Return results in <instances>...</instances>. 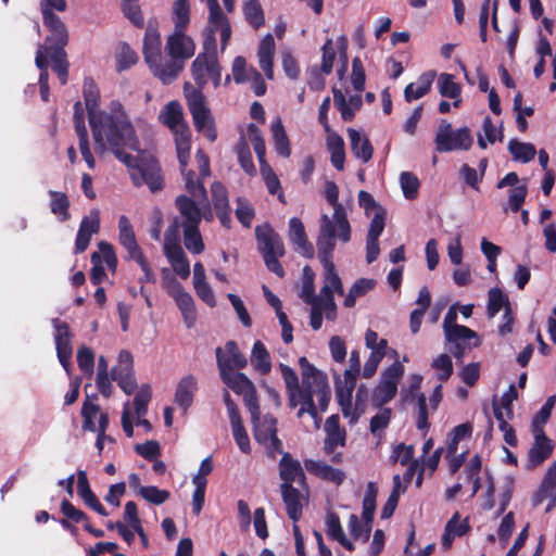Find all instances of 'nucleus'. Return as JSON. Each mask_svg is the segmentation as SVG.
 Returning <instances> with one entry per match:
<instances>
[{
  "instance_id": "de8ad7c7",
  "label": "nucleus",
  "mask_w": 556,
  "mask_h": 556,
  "mask_svg": "<svg viewBox=\"0 0 556 556\" xmlns=\"http://www.w3.org/2000/svg\"><path fill=\"white\" fill-rule=\"evenodd\" d=\"M325 523L326 532L331 539L338 541L342 546H344L349 551L354 549L353 543L350 540H348L344 534L338 515L333 513L328 514Z\"/></svg>"
},
{
  "instance_id": "c85d7f7f",
  "label": "nucleus",
  "mask_w": 556,
  "mask_h": 556,
  "mask_svg": "<svg viewBox=\"0 0 556 556\" xmlns=\"http://www.w3.org/2000/svg\"><path fill=\"white\" fill-rule=\"evenodd\" d=\"M333 93V103L336 108L339 110L342 119L352 121L355 116V113L362 108L363 100L359 93L351 94L349 98L344 96V93L337 88L332 89Z\"/></svg>"
},
{
  "instance_id": "ddd939ff",
  "label": "nucleus",
  "mask_w": 556,
  "mask_h": 556,
  "mask_svg": "<svg viewBox=\"0 0 556 556\" xmlns=\"http://www.w3.org/2000/svg\"><path fill=\"white\" fill-rule=\"evenodd\" d=\"M254 426V439L264 446L269 457L275 458L282 453V442L277 437V419L271 415L263 417L258 414L251 415Z\"/></svg>"
},
{
  "instance_id": "e2e57ef3",
  "label": "nucleus",
  "mask_w": 556,
  "mask_h": 556,
  "mask_svg": "<svg viewBox=\"0 0 556 556\" xmlns=\"http://www.w3.org/2000/svg\"><path fill=\"white\" fill-rule=\"evenodd\" d=\"M261 176L267 187L268 192L270 194L277 195L281 203H286L280 181L277 175L274 173L273 168L270 166H264V168H261Z\"/></svg>"
},
{
  "instance_id": "cd10ccee",
  "label": "nucleus",
  "mask_w": 556,
  "mask_h": 556,
  "mask_svg": "<svg viewBox=\"0 0 556 556\" xmlns=\"http://www.w3.org/2000/svg\"><path fill=\"white\" fill-rule=\"evenodd\" d=\"M211 193L217 217L223 226L229 228L231 224V215L226 188L219 181H215L211 187Z\"/></svg>"
},
{
  "instance_id": "393cba45",
  "label": "nucleus",
  "mask_w": 556,
  "mask_h": 556,
  "mask_svg": "<svg viewBox=\"0 0 556 556\" xmlns=\"http://www.w3.org/2000/svg\"><path fill=\"white\" fill-rule=\"evenodd\" d=\"M118 242L126 250L127 258L134 260L143 254L139 247L130 220L122 215L118 218Z\"/></svg>"
},
{
  "instance_id": "79ce46f5",
  "label": "nucleus",
  "mask_w": 556,
  "mask_h": 556,
  "mask_svg": "<svg viewBox=\"0 0 556 556\" xmlns=\"http://www.w3.org/2000/svg\"><path fill=\"white\" fill-rule=\"evenodd\" d=\"M468 531L466 521L459 520V515L456 513L446 523L442 536V547L444 549L451 548L455 538L463 536Z\"/></svg>"
},
{
  "instance_id": "9d476101",
  "label": "nucleus",
  "mask_w": 556,
  "mask_h": 556,
  "mask_svg": "<svg viewBox=\"0 0 556 556\" xmlns=\"http://www.w3.org/2000/svg\"><path fill=\"white\" fill-rule=\"evenodd\" d=\"M323 268V286L320 288L319 294L317 295V301L325 303L326 308L328 309L327 319L334 320L337 317V304L334 302L333 294H343V283L336 270V266L331 257H318Z\"/></svg>"
},
{
  "instance_id": "6ab92c4d",
  "label": "nucleus",
  "mask_w": 556,
  "mask_h": 556,
  "mask_svg": "<svg viewBox=\"0 0 556 556\" xmlns=\"http://www.w3.org/2000/svg\"><path fill=\"white\" fill-rule=\"evenodd\" d=\"M223 399L230 420L233 439L240 451L249 454L251 452L250 439L242 425L238 407L227 390L224 391Z\"/></svg>"
},
{
  "instance_id": "7ed1b4c3",
  "label": "nucleus",
  "mask_w": 556,
  "mask_h": 556,
  "mask_svg": "<svg viewBox=\"0 0 556 556\" xmlns=\"http://www.w3.org/2000/svg\"><path fill=\"white\" fill-rule=\"evenodd\" d=\"M351 240V225L346 213H332L331 216L321 214L316 238L318 257H333L338 242L348 243Z\"/></svg>"
},
{
  "instance_id": "c756f323",
  "label": "nucleus",
  "mask_w": 556,
  "mask_h": 556,
  "mask_svg": "<svg viewBox=\"0 0 556 556\" xmlns=\"http://www.w3.org/2000/svg\"><path fill=\"white\" fill-rule=\"evenodd\" d=\"M305 468L308 472L315 475L316 477L333 482L336 484H341L345 479V473L338 469L329 466L325 462L321 460H305Z\"/></svg>"
},
{
  "instance_id": "09e8293b",
  "label": "nucleus",
  "mask_w": 556,
  "mask_h": 556,
  "mask_svg": "<svg viewBox=\"0 0 556 556\" xmlns=\"http://www.w3.org/2000/svg\"><path fill=\"white\" fill-rule=\"evenodd\" d=\"M327 148L331 153V163L338 170L344 168V142L343 139L336 132H328Z\"/></svg>"
},
{
  "instance_id": "5701e85b",
  "label": "nucleus",
  "mask_w": 556,
  "mask_h": 556,
  "mask_svg": "<svg viewBox=\"0 0 556 556\" xmlns=\"http://www.w3.org/2000/svg\"><path fill=\"white\" fill-rule=\"evenodd\" d=\"M289 239L294 245V250L304 257L312 258L314 256V247L308 241L303 223L298 217L289 220Z\"/></svg>"
},
{
  "instance_id": "69168bd1",
  "label": "nucleus",
  "mask_w": 556,
  "mask_h": 556,
  "mask_svg": "<svg viewBox=\"0 0 556 556\" xmlns=\"http://www.w3.org/2000/svg\"><path fill=\"white\" fill-rule=\"evenodd\" d=\"M173 18L175 23L174 29L186 30L190 21L188 0H177L174 3Z\"/></svg>"
},
{
  "instance_id": "473e14b6",
  "label": "nucleus",
  "mask_w": 556,
  "mask_h": 556,
  "mask_svg": "<svg viewBox=\"0 0 556 556\" xmlns=\"http://www.w3.org/2000/svg\"><path fill=\"white\" fill-rule=\"evenodd\" d=\"M325 430L327 433L325 440V452L331 454L338 446H344L345 444V431L339 427V417L332 415L328 417L325 424Z\"/></svg>"
},
{
  "instance_id": "7c9ffc66",
  "label": "nucleus",
  "mask_w": 556,
  "mask_h": 556,
  "mask_svg": "<svg viewBox=\"0 0 556 556\" xmlns=\"http://www.w3.org/2000/svg\"><path fill=\"white\" fill-rule=\"evenodd\" d=\"M276 51L275 40L271 34H267L260 42L257 50V59L260 67L268 79L274 78L273 59Z\"/></svg>"
},
{
  "instance_id": "423d86ee",
  "label": "nucleus",
  "mask_w": 556,
  "mask_h": 556,
  "mask_svg": "<svg viewBox=\"0 0 556 556\" xmlns=\"http://www.w3.org/2000/svg\"><path fill=\"white\" fill-rule=\"evenodd\" d=\"M186 190L190 197L181 194L176 198V207L181 217V228L199 226L202 219L200 205L206 200V190L203 182L195 179L194 173L186 174Z\"/></svg>"
},
{
  "instance_id": "338daca9",
  "label": "nucleus",
  "mask_w": 556,
  "mask_h": 556,
  "mask_svg": "<svg viewBox=\"0 0 556 556\" xmlns=\"http://www.w3.org/2000/svg\"><path fill=\"white\" fill-rule=\"evenodd\" d=\"M222 354L230 361L232 370L242 369L248 364L245 356L239 351L235 341H228L225 348L222 349Z\"/></svg>"
},
{
  "instance_id": "5fc2aeb1",
  "label": "nucleus",
  "mask_w": 556,
  "mask_h": 556,
  "mask_svg": "<svg viewBox=\"0 0 556 556\" xmlns=\"http://www.w3.org/2000/svg\"><path fill=\"white\" fill-rule=\"evenodd\" d=\"M173 270L181 279H187L190 276V263L182 250L164 253Z\"/></svg>"
},
{
  "instance_id": "603ef678",
  "label": "nucleus",
  "mask_w": 556,
  "mask_h": 556,
  "mask_svg": "<svg viewBox=\"0 0 556 556\" xmlns=\"http://www.w3.org/2000/svg\"><path fill=\"white\" fill-rule=\"evenodd\" d=\"M507 307H510L508 296L498 288L490 289L486 306L489 318H493L501 309L505 312Z\"/></svg>"
},
{
  "instance_id": "412c9836",
  "label": "nucleus",
  "mask_w": 556,
  "mask_h": 556,
  "mask_svg": "<svg viewBox=\"0 0 556 556\" xmlns=\"http://www.w3.org/2000/svg\"><path fill=\"white\" fill-rule=\"evenodd\" d=\"M153 75L157 77L163 84H170L174 81L180 72L184 70L185 64L179 59L173 56L160 55V60L154 63H148Z\"/></svg>"
},
{
  "instance_id": "4be33fe9",
  "label": "nucleus",
  "mask_w": 556,
  "mask_h": 556,
  "mask_svg": "<svg viewBox=\"0 0 556 556\" xmlns=\"http://www.w3.org/2000/svg\"><path fill=\"white\" fill-rule=\"evenodd\" d=\"M99 229L100 214L98 210H92L80 222L75 241V253L84 252L88 248L92 235L97 233Z\"/></svg>"
},
{
  "instance_id": "f03ea898",
  "label": "nucleus",
  "mask_w": 556,
  "mask_h": 556,
  "mask_svg": "<svg viewBox=\"0 0 556 556\" xmlns=\"http://www.w3.org/2000/svg\"><path fill=\"white\" fill-rule=\"evenodd\" d=\"M217 33L220 36V49L225 51L231 37V27L228 18L222 12L218 1L208 0V18L204 30L203 52L198 54L191 65L192 76L199 90L208 80H212L215 87H218L222 81V68L217 60Z\"/></svg>"
},
{
  "instance_id": "a18cd8bd",
  "label": "nucleus",
  "mask_w": 556,
  "mask_h": 556,
  "mask_svg": "<svg viewBox=\"0 0 556 556\" xmlns=\"http://www.w3.org/2000/svg\"><path fill=\"white\" fill-rule=\"evenodd\" d=\"M421 381H422V377L420 375L412 376L410 392L417 393L415 395L417 397V407H418L417 428L422 430V429L428 428V410H427L426 396L422 393H419Z\"/></svg>"
},
{
  "instance_id": "864d4df0",
  "label": "nucleus",
  "mask_w": 556,
  "mask_h": 556,
  "mask_svg": "<svg viewBox=\"0 0 556 556\" xmlns=\"http://www.w3.org/2000/svg\"><path fill=\"white\" fill-rule=\"evenodd\" d=\"M507 148L514 160L522 163L532 161L536 154L535 147L532 143L521 142L517 139H511Z\"/></svg>"
},
{
  "instance_id": "f3484780",
  "label": "nucleus",
  "mask_w": 556,
  "mask_h": 556,
  "mask_svg": "<svg viewBox=\"0 0 556 556\" xmlns=\"http://www.w3.org/2000/svg\"><path fill=\"white\" fill-rule=\"evenodd\" d=\"M446 342L451 345V353L457 358L462 359L467 351L479 344L477 333L466 326H457L452 329H446L444 332Z\"/></svg>"
},
{
  "instance_id": "f8f14e48",
  "label": "nucleus",
  "mask_w": 556,
  "mask_h": 556,
  "mask_svg": "<svg viewBox=\"0 0 556 556\" xmlns=\"http://www.w3.org/2000/svg\"><path fill=\"white\" fill-rule=\"evenodd\" d=\"M435 150L440 153L455 150H469L473 143L470 129L463 127L453 130L451 123L445 119L440 122L435 138Z\"/></svg>"
},
{
  "instance_id": "bf43d9fd",
  "label": "nucleus",
  "mask_w": 556,
  "mask_h": 556,
  "mask_svg": "<svg viewBox=\"0 0 556 556\" xmlns=\"http://www.w3.org/2000/svg\"><path fill=\"white\" fill-rule=\"evenodd\" d=\"M49 195L51 198V202H50L51 212L59 218V220H61V222L67 220L70 217V214H68L70 201H68L66 194L63 192L50 190Z\"/></svg>"
},
{
  "instance_id": "a19ab883",
  "label": "nucleus",
  "mask_w": 556,
  "mask_h": 556,
  "mask_svg": "<svg viewBox=\"0 0 556 556\" xmlns=\"http://www.w3.org/2000/svg\"><path fill=\"white\" fill-rule=\"evenodd\" d=\"M348 135L351 141V149L353 154L367 163L372 156V147L370 141L361 135L357 130L350 128Z\"/></svg>"
},
{
  "instance_id": "774afa93",
  "label": "nucleus",
  "mask_w": 556,
  "mask_h": 556,
  "mask_svg": "<svg viewBox=\"0 0 556 556\" xmlns=\"http://www.w3.org/2000/svg\"><path fill=\"white\" fill-rule=\"evenodd\" d=\"M431 368L435 371L437 378L446 381L453 374V363L447 354H440L431 363Z\"/></svg>"
},
{
  "instance_id": "f704fd0d",
  "label": "nucleus",
  "mask_w": 556,
  "mask_h": 556,
  "mask_svg": "<svg viewBox=\"0 0 556 556\" xmlns=\"http://www.w3.org/2000/svg\"><path fill=\"white\" fill-rule=\"evenodd\" d=\"M434 71L422 73L415 83H410L404 89V98L407 102L418 100L426 96L433 84L435 78Z\"/></svg>"
},
{
  "instance_id": "3c124183",
  "label": "nucleus",
  "mask_w": 556,
  "mask_h": 556,
  "mask_svg": "<svg viewBox=\"0 0 556 556\" xmlns=\"http://www.w3.org/2000/svg\"><path fill=\"white\" fill-rule=\"evenodd\" d=\"M496 140H503V129L502 126L497 129L491 117L486 116L483 119L482 124V132L478 134V146L481 149H485L488 143L493 144Z\"/></svg>"
},
{
  "instance_id": "9b49d317",
  "label": "nucleus",
  "mask_w": 556,
  "mask_h": 556,
  "mask_svg": "<svg viewBox=\"0 0 556 556\" xmlns=\"http://www.w3.org/2000/svg\"><path fill=\"white\" fill-rule=\"evenodd\" d=\"M256 238L267 268L277 276L283 277L285 270L278 258L285 254V247L279 235L270 228H256Z\"/></svg>"
},
{
  "instance_id": "a878e982",
  "label": "nucleus",
  "mask_w": 556,
  "mask_h": 556,
  "mask_svg": "<svg viewBox=\"0 0 556 556\" xmlns=\"http://www.w3.org/2000/svg\"><path fill=\"white\" fill-rule=\"evenodd\" d=\"M546 498L551 500L546 507V511H549L556 505V459L547 469L542 484L533 497V504L538 506Z\"/></svg>"
},
{
  "instance_id": "0eeeda50",
  "label": "nucleus",
  "mask_w": 556,
  "mask_h": 556,
  "mask_svg": "<svg viewBox=\"0 0 556 556\" xmlns=\"http://www.w3.org/2000/svg\"><path fill=\"white\" fill-rule=\"evenodd\" d=\"M216 358L223 382L233 392L243 396L251 415L258 414L260 405L252 381L244 374L232 370L230 361L222 354V348L216 349Z\"/></svg>"
},
{
  "instance_id": "bb28decb",
  "label": "nucleus",
  "mask_w": 556,
  "mask_h": 556,
  "mask_svg": "<svg viewBox=\"0 0 556 556\" xmlns=\"http://www.w3.org/2000/svg\"><path fill=\"white\" fill-rule=\"evenodd\" d=\"M159 119L172 130L173 135L189 129L184 123L182 108L177 101L168 102L160 112Z\"/></svg>"
},
{
  "instance_id": "2f4dec72",
  "label": "nucleus",
  "mask_w": 556,
  "mask_h": 556,
  "mask_svg": "<svg viewBox=\"0 0 556 556\" xmlns=\"http://www.w3.org/2000/svg\"><path fill=\"white\" fill-rule=\"evenodd\" d=\"M280 491L289 518L295 523L302 517V495L291 484H281Z\"/></svg>"
},
{
  "instance_id": "13d9d810",
  "label": "nucleus",
  "mask_w": 556,
  "mask_h": 556,
  "mask_svg": "<svg viewBox=\"0 0 556 556\" xmlns=\"http://www.w3.org/2000/svg\"><path fill=\"white\" fill-rule=\"evenodd\" d=\"M103 414L100 410V406L89 402L88 400L84 402L81 408V416L84 418L83 428L88 431H97L98 425L100 422V415Z\"/></svg>"
},
{
  "instance_id": "f257e3e1",
  "label": "nucleus",
  "mask_w": 556,
  "mask_h": 556,
  "mask_svg": "<svg viewBox=\"0 0 556 556\" xmlns=\"http://www.w3.org/2000/svg\"><path fill=\"white\" fill-rule=\"evenodd\" d=\"M84 98L96 151L100 154L112 152L121 162L132 165L135 160L126 150L139 151L140 142L123 105L112 101L106 110H100L99 91L90 79L85 80Z\"/></svg>"
},
{
  "instance_id": "4468645a",
  "label": "nucleus",
  "mask_w": 556,
  "mask_h": 556,
  "mask_svg": "<svg viewBox=\"0 0 556 556\" xmlns=\"http://www.w3.org/2000/svg\"><path fill=\"white\" fill-rule=\"evenodd\" d=\"M135 160L132 165L123 162L127 167L132 169L131 179L136 186L147 185L152 192L159 191L163 188V180L161 177V169L157 162L153 159L141 160L140 162L134 155L128 154Z\"/></svg>"
},
{
  "instance_id": "4c0bfd02",
  "label": "nucleus",
  "mask_w": 556,
  "mask_h": 556,
  "mask_svg": "<svg viewBox=\"0 0 556 556\" xmlns=\"http://www.w3.org/2000/svg\"><path fill=\"white\" fill-rule=\"evenodd\" d=\"M279 463V476L283 481L281 484H291L299 478H304V472L299 460L292 458L289 453H281Z\"/></svg>"
},
{
  "instance_id": "37998d69",
  "label": "nucleus",
  "mask_w": 556,
  "mask_h": 556,
  "mask_svg": "<svg viewBox=\"0 0 556 556\" xmlns=\"http://www.w3.org/2000/svg\"><path fill=\"white\" fill-rule=\"evenodd\" d=\"M270 130L276 152L282 157H289L291 154L290 142L280 117H276L271 122Z\"/></svg>"
},
{
  "instance_id": "2eb2a0df",
  "label": "nucleus",
  "mask_w": 556,
  "mask_h": 556,
  "mask_svg": "<svg viewBox=\"0 0 556 556\" xmlns=\"http://www.w3.org/2000/svg\"><path fill=\"white\" fill-rule=\"evenodd\" d=\"M404 374V366L399 362L384 369L381 375L379 384L372 393V403L379 407L390 402L396 394L397 383Z\"/></svg>"
},
{
  "instance_id": "4d7b16f0",
  "label": "nucleus",
  "mask_w": 556,
  "mask_h": 556,
  "mask_svg": "<svg viewBox=\"0 0 556 556\" xmlns=\"http://www.w3.org/2000/svg\"><path fill=\"white\" fill-rule=\"evenodd\" d=\"M184 245L192 254H201L204 249V242L199 226L182 228Z\"/></svg>"
},
{
  "instance_id": "49530a36",
  "label": "nucleus",
  "mask_w": 556,
  "mask_h": 556,
  "mask_svg": "<svg viewBox=\"0 0 556 556\" xmlns=\"http://www.w3.org/2000/svg\"><path fill=\"white\" fill-rule=\"evenodd\" d=\"M413 445H405L404 443H400L393 447L391 459L393 462H399L403 466L409 464V468L407 470V479H410L414 475V471L419 467L418 462L413 460Z\"/></svg>"
},
{
  "instance_id": "e433bc0d",
  "label": "nucleus",
  "mask_w": 556,
  "mask_h": 556,
  "mask_svg": "<svg viewBox=\"0 0 556 556\" xmlns=\"http://www.w3.org/2000/svg\"><path fill=\"white\" fill-rule=\"evenodd\" d=\"M143 55L148 63H154L162 55V39L156 28L149 26L143 38Z\"/></svg>"
},
{
  "instance_id": "ea45409f",
  "label": "nucleus",
  "mask_w": 556,
  "mask_h": 556,
  "mask_svg": "<svg viewBox=\"0 0 556 556\" xmlns=\"http://www.w3.org/2000/svg\"><path fill=\"white\" fill-rule=\"evenodd\" d=\"M190 129H185L181 132L174 134V140L176 144L177 157L180 164V170L186 180V174L192 173L187 170L188 160L190 156Z\"/></svg>"
},
{
  "instance_id": "0e129e2a",
  "label": "nucleus",
  "mask_w": 556,
  "mask_h": 556,
  "mask_svg": "<svg viewBox=\"0 0 556 556\" xmlns=\"http://www.w3.org/2000/svg\"><path fill=\"white\" fill-rule=\"evenodd\" d=\"M438 89L442 97L457 98L460 96L462 87L455 83L452 74L442 73L438 78Z\"/></svg>"
},
{
  "instance_id": "1a4fd4ad",
  "label": "nucleus",
  "mask_w": 556,
  "mask_h": 556,
  "mask_svg": "<svg viewBox=\"0 0 556 556\" xmlns=\"http://www.w3.org/2000/svg\"><path fill=\"white\" fill-rule=\"evenodd\" d=\"M185 96L195 129L202 132L210 141H215L217 134L214 118L206 105L202 91L187 83L185 85Z\"/></svg>"
},
{
  "instance_id": "6e6552de",
  "label": "nucleus",
  "mask_w": 556,
  "mask_h": 556,
  "mask_svg": "<svg viewBox=\"0 0 556 556\" xmlns=\"http://www.w3.org/2000/svg\"><path fill=\"white\" fill-rule=\"evenodd\" d=\"M361 371L359 353L353 350L350 354V367L344 370L343 378L336 380V395L341 412L345 418H350L353 424L358 419V414L353 412L352 393L356 386V378Z\"/></svg>"
},
{
  "instance_id": "aec40b11",
  "label": "nucleus",
  "mask_w": 556,
  "mask_h": 556,
  "mask_svg": "<svg viewBox=\"0 0 556 556\" xmlns=\"http://www.w3.org/2000/svg\"><path fill=\"white\" fill-rule=\"evenodd\" d=\"M165 51L167 55L179 59L185 64L194 55L195 43L185 30L174 29L166 39Z\"/></svg>"
},
{
  "instance_id": "39448f33",
  "label": "nucleus",
  "mask_w": 556,
  "mask_h": 556,
  "mask_svg": "<svg viewBox=\"0 0 556 556\" xmlns=\"http://www.w3.org/2000/svg\"><path fill=\"white\" fill-rule=\"evenodd\" d=\"M52 23L43 20V25L50 31L43 46L48 47L46 52L47 60L52 62V68L56 73L60 83L65 85L68 77V63L66 61V53L64 47L68 40V33L65 24L56 15H52Z\"/></svg>"
},
{
  "instance_id": "8fccbe9b",
  "label": "nucleus",
  "mask_w": 556,
  "mask_h": 556,
  "mask_svg": "<svg viewBox=\"0 0 556 556\" xmlns=\"http://www.w3.org/2000/svg\"><path fill=\"white\" fill-rule=\"evenodd\" d=\"M375 286L376 281L374 279L361 278L356 280L344 299V306L348 308L353 307L356 300L372 290Z\"/></svg>"
},
{
  "instance_id": "6e6d98bb",
  "label": "nucleus",
  "mask_w": 556,
  "mask_h": 556,
  "mask_svg": "<svg viewBox=\"0 0 556 556\" xmlns=\"http://www.w3.org/2000/svg\"><path fill=\"white\" fill-rule=\"evenodd\" d=\"M365 345L370 350L369 356L382 358L388 354V341L387 339L379 338L378 333L371 329H368L365 333Z\"/></svg>"
},
{
  "instance_id": "680f3d73",
  "label": "nucleus",
  "mask_w": 556,
  "mask_h": 556,
  "mask_svg": "<svg viewBox=\"0 0 556 556\" xmlns=\"http://www.w3.org/2000/svg\"><path fill=\"white\" fill-rule=\"evenodd\" d=\"M243 12L247 21L254 28L264 25V13L258 0H243Z\"/></svg>"
},
{
  "instance_id": "72a5a7b5",
  "label": "nucleus",
  "mask_w": 556,
  "mask_h": 556,
  "mask_svg": "<svg viewBox=\"0 0 556 556\" xmlns=\"http://www.w3.org/2000/svg\"><path fill=\"white\" fill-rule=\"evenodd\" d=\"M198 381L192 375H187L180 379L175 392V402L184 413L188 410L193 401V394L197 390Z\"/></svg>"
},
{
  "instance_id": "052dcab7",
  "label": "nucleus",
  "mask_w": 556,
  "mask_h": 556,
  "mask_svg": "<svg viewBox=\"0 0 556 556\" xmlns=\"http://www.w3.org/2000/svg\"><path fill=\"white\" fill-rule=\"evenodd\" d=\"M472 434V426L468 422L456 426L451 434L446 447V456L456 454L458 443L464 439H469Z\"/></svg>"
},
{
  "instance_id": "a211bd4d",
  "label": "nucleus",
  "mask_w": 556,
  "mask_h": 556,
  "mask_svg": "<svg viewBox=\"0 0 556 556\" xmlns=\"http://www.w3.org/2000/svg\"><path fill=\"white\" fill-rule=\"evenodd\" d=\"M52 325L54 328V342L59 362L65 371L70 375L71 358L73 355L72 332L68 325L58 318L52 319Z\"/></svg>"
},
{
  "instance_id": "dca6fc26",
  "label": "nucleus",
  "mask_w": 556,
  "mask_h": 556,
  "mask_svg": "<svg viewBox=\"0 0 556 556\" xmlns=\"http://www.w3.org/2000/svg\"><path fill=\"white\" fill-rule=\"evenodd\" d=\"M299 365L301 368V377L302 382L299 383V378L295 371L285 364H279L278 368L281 372L282 379L286 384V390L288 394L289 402H294L299 394L302 393L304 390V374H307L308 376H312V378H317L318 376H326L320 370H318L316 367H314L306 357H301L299 359Z\"/></svg>"
},
{
  "instance_id": "c9c22d12",
  "label": "nucleus",
  "mask_w": 556,
  "mask_h": 556,
  "mask_svg": "<svg viewBox=\"0 0 556 556\" xmlns=\"http://www.w3.org/2000/svg\"><path fill=\"white\" fill-rule=\"evenodd\" d=\"M533 437L534 443L529 451V462L532 466H538L551 456L554 443L546 437L545 432L533 433Z\"/></svg>"
},
{
  "instance_id": "c03bdc74",
  "label": "nucleus",
  "mask_w": 556,
  "mask_h": 556,
  "mask_svg": "<svg viewBox=\"0 0 556 556\" xmlns=\"http://www.w3.org/2000/svg\"><path fill=\"white\" fill-rule=\"evenodd\" d=\"M251 364L261 375H267L271 370L270 355L262 341L253 344Z\"/></svg>"
},
{
  "instance_id": "20e7f679",
  "label": "nucleus",
  "mask_w": 556,
  "mask_h": 556,
  "mask_svg": "<svg viewBox=\"0 0 556 556\" xmlns=\"http://www.w3.org/2000/svg\"><path fill=\"white\" fill-rule=\"evenodd\" d=\"M314 397L317 400L320 412H326L330 401V388L327 377L317 375V378H312V376L304 374V390L293 403L289 402V405L292 408L300 405L301 407L296 414L298 418H302L303 415L307 413L312 416L315 426L318 428L320 419Z\"/></svg>"
},
{
  "instance_id": "b1692460",
  "label": "nucleus",
  "mask_w": 556,
  "mask_h": 556,
  "mask_svg": "<svg viewBox=\"0 0 556 556\" xmlns=\"http://www.w3.org/2000/svg\"><path fill=\"white\" fill-rule=\"evenodd\" d=\"M74 122L76 134L79 139V150L83 155V159L87 163L90 169L94 168L96 161L91 154L88 139V131L84 122V112L80 102H76L74 104Z\"/></svg>"
},
{
  "instance_id": "58836bf2",
  "label": "nucleus",
  "mask_w": 556,
  "mask_h": 556,
  "mask_svg": "<svg viewBox=\"0 0 556 556\" xmlns=\"http://www.w3.org/2000/svg\"><path fill=\"white\" fill-rule=\"evenodd\" d=\"M174 301L178 306L187 328H192L197 321V309L193 298L186 290L175 295Z\"/></svg>"
}]
</instances>
